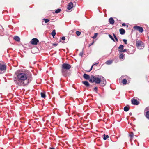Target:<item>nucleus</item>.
<instances>
[{"label": "nucleus", "mask_w": 149, "mask_h": 149, "mask_svg": "<svg viewBox=\"0 0 149 149\" xmlns=\"http://www.w3.org/2000/svg\"><path fill=\"white\" fill-rule=\"evenodd\" d=\"M53 45H54V46H56L57 45V44L56 43H54L53 44Z\"/></svg>", "instance_id": "a18cd8bd"}, {"label": "nucleus", "mask_w": 149, "mask_h": 149, "mask_svg": "<svg viewBox=\"0 0 149 149\" xmlns=\"http://www.w3.org/2000/svg\"><path fill=\"white\" fill-rule=\"evenodd\" d=\"M127 49H124V50H122L121 51V52H127Z\"/></svg>", "instance_id": "c9c22d12"}, {"label": "nucleus", "mask_w": 149, "mask_h": 149, "mask_svg": "<svg viewBox=\"0 0 149 149\" xmlns=\"http://www.w3.org/2000/svg\"><path fill=\"white\" fill-rule=\"evenodd\" d=\"M131 102L132 104L134 105H137L139 104V102L137 101V100L134 98L131 99Z\"/></svg>", "instance_id": "0eeeda50"}, {"label": "nucleus", "mask_w": 149, "mask_h": 149, "mask_svg": "<svg viewBox=\"0 0 149 149\" xmlns=\"http://www.w3.org/2000/svg\"><path fill=\"white\" fill-rule=\"evenodd\" d=\"M98 33H95L94 36L92 37V38L93 39H95L96 38L97 36Z\"/></svg>", "instance_id": "c85d7f7f"}, {"label": "nucleus", "mask_w": 149, "mask_h": 149, "mask_svg": "<svg viewBox=\"0 0 149 149\" xmlns=\"http://www.w3.org/2000/svg\"><path fill=\"white\" fill-rule=\"evenodd\" d=\"M109 22L110 24H113L114 23V21L112 17H111L109 19Z\"/></svg>", "instance_id": "f8f14e48"}, {"label": "nucleus", "mask_w": 149, "mask_h": 149, "mask_svg": "<svg viewBox=\"0 0 149 149\" xmlns=\"http://www.w3.org/2000/svg\"><path fill=\"white\" fill-rule=\"evenodd\" d=\"M43 20L45 21V23H47L49 21V19L45 18L43 19Z\"/></svg>", "instance_id": "2f4dec72"}, {"label": "nucleus", "mask_w": 149, "mask_h": 149, "mask_svg": "<svg viewBox=\"0 0 149 149\" xmlns=\"http://www.w3.org/2000/svg\"><path fill=\"white\" fill-rule=\"evenodd\" d=\"M52 36L54 37L55 36L56 34V33L55 31V30H53L52 32Z\"/></svg>", "instance_id": "aec40b11"}, {"label": "nucleus", "mask_w": 149, "mask_h": 149, "mask_svg": "<svg viewBox=\"0 0 149 149\" xmlns=\"http://www.w3.org/2000/svg\"><path fill=\"white\" fill-rule=\"evenodd\" d=\"M73 3L72 2H70L68 3L67 6V9L69 10H70L73 8Z\"/></svg>", "instance_id": "1a4fd4ad"}, {"label": "nucleus", "mask_w": 149, "mask_h": 149, "mask_svg": "<svg viewBox=\"0 0 149 149\" xmlns=\"http://www.w3.org/2000/svg\"><path fill=\"white\" fill-rule=\"evenodd\" d=\"M14 39L16 41H20V39L18 36H15L14 37Z\"/></svg>", "instance_id": "6ab92c4d"}, {"label": "nucleus", "mask_w": 149, "mask_h": 149, "mask_svg": "<svg viewBox=\"0 0 149 149\" xmlns=\"http://www.w3.org/2000/svg\"><path fill=\"white\" fill-rule=\"evenodd\" d=\"M136 42V46L139 49L140 47V40L139 38V37H138L137 38Z\"/></svg>", "instance_id": "9d476101"}, {"label": "nucleus", "mask_w": 149, "mask_h": 149, "mask_svg": "<svg viewBox=\"0 0 149 149\" xmlns=\"http://www.w3.org/2000/svg\"><path fill=\"white\" fill-rule=\"evenodd\" d=\"M93 67V66H91V68L89 70H88L87 71L88 72H90V71H91L92 70V69Z\"/></svg>", "instance_id": "4c0bfd02"}, {"label": "nucleus", "mask_w": 149, "mask_h": 149, "mask_svg": "<svg viewBox=\"0 0 149 149\" xmlns=\"http://www.w3.org/2000/svg\"><path fill=\"white\" fill-rule=\"evenodd\" d=\"M145 116L147 119H149V110L146 112Z\"/></svg>", "instance_id": "f3484780"}, {"label": "nucleus", "mask_w": 149, "mask_h": 149, "mask_svg": "<svg viewBox=\"0 0 149 149\" xmlns=\"http://www.w3.org/2000/svg\"><path fill=\"white\" fill-rule=\"evenodd\" d=\"M31 42L32 45H37L39 42V40L37 38H33L31 40Z\"/></svg>", "instance_id": "423d86ee"}, {"label": "nucleus", "mask_w": 149, "mask_h": 149, "mask_svg": "<svg viewBox=\"0 0 149 149\" xmlns=\"http://www.w3.org/2000/svg\"><path fill=\"white\" fill-rule=\"evenodd\" d=\"M129 136L130 137V141L132 140V139L133 138L134 136V134L132 132H130L129 135Z\"/></svg>", "instance_id": "2eb2a0df"}, {"label": "nucleus", "mask_w": 149, "mask_h": 149, "mask_svg": "<svg viewBox=\"0 0 149 149\" xmlns=\"http://www.w3.org/2000/svg\"><path fill=\"white\" fill-rule=\"evenodd\" d=\"M83 51L81 52L79 54V55L80 56H81V57H82V56H83Z\"/></svg>", "instance_id": "72a5a7b5"}, {"label": "nucleus", "mask_w": 149, "mask_h": 149, "mask_svg": "<svg viewBox=\"0 0 149 149\" xmlns=\"http://www.w3.org/2000/svg\"><path fill=\"white\" fill-rule=\"evenodd\" d=\"M129 107L125 106L124 107V110L125 111H127L129 110Z\"/></svg>", "instance_id": "4be33fe9"}, {"label": "nucleus", "mask_w": 149, "mask_h": 149, "mask_svg": "<svg viewBox=\"0 0 149 149\" xmlns=\"http://www.w3.org/2000/svg\"><path fill=\"white\" fill-rule=\"evenodd\" d=\"M134 28L135 29L137 30L140 32V26H135L134 27Z\"/></svg>", "instance_id": "412c9836"}, {"label": "nucleus", "mask_w": 149, "mask_h": 149, "mask_svg": "<svg viewBox=\"0 0 149 149\" xmlns=\"http://www.w3.org/2000/svg\"><path fill=\"white\" fill-rule=\"evenodd\" d=\"M76 33L77 36H79L81 34V32L79 31H76Z\"/></svg>", "instance_id": "7c9ffc66"}, {"label": "nucleus", "mask_w": 149, "mask_h": 149, "mask_svg": "<svg viewBox=\"0 0 149 149\" xmlns=\"http://www.w3.org/2000/svg\"><path fill=\"white\" fill-rule=\"evenodd\" d=\"M6 65L0 63V74H2L6 70Z\"/></svg>", "instance_id": "7ed1b4c3"}, {"label": "nucleus", "mask_w": 149, "mask_h": 149, "mask_svg": "<svg viewBox=\"0 0 149 149\" xmlns=\"http://www.w3.org/2000/svg\"><path fill=\"white\" fill-rule=\"evenodd\" d=\"M109 37L113 40V41L114 42H115V40H114V38H113V36L111 35L110 34H109Z\"/></svg>", "instance_id": "bb28decb"}, {"label": "nucleus", "mask_w": 149, "mask_h": 149, "mask_svg": "<svg viewBox=\"0 0 149 149\" xmlns=\"http://www.w3.org/2000/svg\"><path fill=\"white\" fill-rule=\"evenodd\" d=\"M49 149H55V148H50Z\"/></svg>", "instance_id": "09e8293b"}, {"label": "nucleus", "mask_w": 149, "mask_h": 149, "mask_svg": "<svg viewBox=\"0 0 149 149\" xmlns=\"http://www.w3.org/2000/svg\"><path fill=\"white\" fill-rule=\"evenodd\" d=\"M123 40L125 44H127V40H126L123 39Z\"/></svg>", "instance_id": "f704fd0d"}, {"label": "nucleus", "mask_w": 149, "mask_h": 149, "mask_svg": "<svg viewBox=\"0 0 149 149\" xmlns=\"http://www.w3.org/2000/svg\"><path fill=\"white\" fill-rule=\"evenodd\" d=\"M89 81L91 83L95 82L96 84H99L101 83L100 85L102 86H104L106 84L105 79L102 76L100 75L97 76L91 75Z\"/></svg>", "instance_id": "f03ea898"}, {"label": "nucleus", "mask_w": 149, "mask_h": 149, "mask_svg": "<svg viewBox=\"0 0 149 149\" xmlns=\"http://www.w3.org/2000/svg\"><path fill=\"white\" fill-rule=\"evenodd\" d=\"M113 61L112 60H109L107 61L106 63L107 64L109 65L111 64L113 62Z\"/></svg>", "instance_id": "dca6fc26"}, {"label": "nucleus", "mask_w": 149, "mask_h": 149, "mask_svg": "<svg viewBox=\"0 0 149 149\" xmlns=\"http://www.w3.org/2000/svg\"><path fill=\"white\" fill-rule=\"evenodd\" d=\"M124 47V46L123 45H120L118 47V49L120 50H123Z\"/></svg>", "instance_id": "393cba45"}, {"label": "nucleus", "mask_w": 149, "mask_h": 149, "mask_svg": "<svg viewBox=\"0 0 149 149\" xmlns=\"http://www.w3.org/2000/svg\"><path fill=\"white\" fill-rule=\"evenodd\" d=\"M94 42H93L91 44H90L89 45V46H90L91 45H92L93 44Z\"/></svg>", "instance_id": "37998d69"}, {"label": "nucleus", "mask_w": 149, "mask_h": 149, "mask_svg": "<svg viewBox=\"0 0 149 149\" xmlns=\"http://www.w3.org/2000/svg\"><path fill=\"white\" fill-rule=\"evenodd\" d=\"M41 96L42 98H45L46 97V95L45 94L43 93H41Z\"/></svg>", "instance_id": "b1692460"}, {"label": "nucleus", "mask_w": 149, "mask_h": 149, "mask_svg": "<svg viewBox=\"0 0 149 149\" xmlns=\"http://www.w3.org/2000/svg\"><path fill=\"white\" fill-rule=\"evenodd\" d=\"M17 79L15 80L16 84L24 86L28 84L32 79V75L29 71L24 70L17 72Z\"/></svg>", "instance_id": "f257e3e1"}, {"label": "nucleus", "mask_w": 149, "mask_h": 149, "mask_svg": "<svg viewBox=\"0 0 149 149\" xmlns=\"http://www.w3.org/2000/svg\"><path fill=\"white\" fill-rule=\"evenodd\" d=\"M132 113H131V112L130 113H129V115H130V116H131V115H132Z\"/></svg>", "instance_id": "de8ad7c7"}, {"label": "nucleus", "mask_w": 149, "mask_h": 149, "mask_svg": "<svg viewBox=\"0 0 149 149\" xmlns=\"http://www.w3.org/2000/svg\"><path fill=\"white\" fill-rule=\"evenodd\" d=\"M109 138V136L108 135H105L104 134L103 135V139L104 140H106L107 139Z\"/></svg>", "instance_id": "5701e85b"}, {"label": "nucleus", "mask_w": 149, "mask_h": 149, "mask_svg": "<svg viewBox=\"0 0 149 149\" xmlns=\"http://www.w3.org/2000/svg\"><path fill=\"white\" fill-rule=\"evenodd\" d=\"M67 70L65 69L62 68V72L63 76H66L67 75Z\"/></svg>", "instance_id": "6e6552de"}, {"label": "nucleus", "mask_w": 149, "mask_h": 149, "mask_svg": "<svg viewBox=\"0 0 149 149\" xmlns=\"http://www.w3.org/2000/svg\"><path fill=\"white\" fill-rule=\"evenodd\" d=\"M82 83L84 84L86 86H88L89 85V83L87 81H83L82 82Z\"/></svg>", "instance_id": "a211bd4d"}, {"label": "nucleus", "mask_w": 149, "mask_h": 149, "mask_svg": "<svg viewBox=\"0 0 149 149\" xmlns=\"http://www.w3.org/2000/svg\"><path fill=\"white\" fill-rule=\"evenodd\" d=\"M93 67V66H91V68L89 70H88L87 71L88 72H90V71H91L92 70V69Z\"/></svg>", "instance_id": "58836bf2"}, {"label": "nucleus", "mask_w": 149, "mask_h": 149, "mask_svg": "<svg viewBox=\"0 0 149 149\" xmlns=\"http://www.w3.org/2000/svg\"><path fill=\"white\" fill-rule=\"evenodd\" d=\"M113 35L116 41L117 42H118V39L117 37H116L115 34H114V33H113Z\"/></svg>", "instance_id": "473e14b6"}, {"label": "nucleus", "mask_w": 149, "mask_h": 149, "mask_svg": "<svg viewBox=\"0 0 149 149\" xmlns=\"http://www.w3.org/2000/svg\"><path fill=\"white\" fill-rule=\"evenodd\" d=\"M61 10L60 9H57L55 11V13H58L60 12Z\"/></svg>", "instance_id": "c756f323"}, {"label": "nucleus", "mask_w": 149, "mask_h": 149, "mask_svg": "<svg viewBox=\"0 0 149 149\" xmlns=\"http://www.w3.org/2000/svg\"><path fill=\"white\" fill-rule=\"evenodd\" d=\"M127 81L126 79H123L122 81V83L125 85L127 84Z\"/></svg>", "instance_id": "cd10ccee"}, {"label": "nucleus", "mask_w": 149, "mask_h": 149, "mask_svg": "<svg viewBox=\"0 0 149 149\" xmlns=\"http://www.w3.org/2000/svg\"><path fill=\"white\" fill-rule=\"evenodd\" d=\"M124 54L123 53H121L119 55V58L120 59H123L124 57Z\"/></svg>", "instance_id": "a878e982"}, {"label": "nucleus", "mask_w": 149, "mask_h": 149, "mask_svg": "<svg viewBox=\"0 0 149 149\" xmlns=\"http://www.w3.org/2000/svg\"><path fill=\"white\" fill-rule=\"evenodd\" d=\"M65 37H63L62 38H61V39L63 40H65Z\"/></svg>", "instance_id": "a19ab883"}, {"label": "nucleus", "mask_w": 149, "mask_h": 149, "mask_svg": "<svg viewBox=\"0 0 149 149\" xmlns=\"http://www.w3.org/2000/svg\"><path fill=\"white\" fill-rule=\"evenodd\" d=\"M144 47V44L141 41H140V49H143Z\"/></svg>", "instance_id": "4468645a"}, {"label": "nucleus", "mask_w": 149, "mask_h": 149, "mask_svg": "<svg viewBox=\"0 0 149 149\" xmlns=\"http://www.w3.org/2000/svg\"><path fill=\"white\" fill-rule=\"evenodd\" d=\"M135 51L134 47L132 46H130L127 49V53L129 54H133Z\"/></svg>", "instance_id": "20e7f679"}, {"label": "nucleus", "mask_w": 149, "mask_h": 149, "mask_svg": "<svg viewBox=\"0 0 149 149\" xmlns=\"http://www.w3.org/2000/svg\"><path fill=\"white\" fill-rule=\"evenodd\" d=\"M83 77L86 79H89L91 77L89 76V75L86 74H84L83 75Z\"/></svg>", "instance_id": "9b49d317"}, {"label": "nucleus", "mask_w": 149, "mask_h": 149, "mask_svg": "<svg viewBox=\"0 0 149 149\" xmlns=\"http://www.w3.org/2000/svg\"><path fill=\"white\" fill-rule=\"evenodd\" d=\"M94 90L95 91H97V88L96 87H95V88H94Z\"/></svg>", "instance_id": "79ce46f5"}, {"label": "nucleus", "mask_w": 149, "mask_h": 149, "mask_svg": "<svg viewBox=\"0 0 149 149\" xmlns=\"http://www.w3.org/2000/svg\"><path fill=\"white\" fill-rule=\"evenodd\" d=\"M98 63H95V64H94L92 66H94V65H97L98 64Z\"/></svg>", "instance_id": "49530a36"}, {"label": "nucleus", "mask_w": 149, "mask_h": 149, "mask_svg": "<svg viewBox=\"0 0 149 149\" xmlns=\"http://www.w3.org/2000/svg\"><path fill=\"white\" fill-rule=\"evenodd\" d=\"M125 23H123L122 24V25L123 26H125Z\"/></svg>", "instance_id": "c03bdc74"}, {"label": "nucleus", "mask_w": 149, "mask_h": 149, "mask_svg": "<svg viewBox=\"0 0 149 149\" xmlns=\"http://www.w3.org/2000/svg\"><path fill=\"white\" fill-rule=\"evenodd\" d=\"M148 110H149V107H146L145 109V110L146 111H148Z\"/></svg>", "instance_id": "ea45409f"}, {"label": "nucleus", "mask_w": 149, "mask_h": 149, "mask_svg": "<svg viewBox=\"0 0 149 149\" xmlns=\"http://www.w3.org/2000/svg\"><path fill=\"white\" fill-rule=\"evenodd\" d=\"M143 28L141 27H140V33H142L143 32Z\"/></svg>", "instance_id": "e433bc0d"}, {"label": "nucleus", "mask_w": 149, "mask_h": 149, "mask_svg": "<svg viewBox=\"0 0 149 149\" xmlns=\"http://www.w3.org/2000/svg\"><path fill=\"white\" fill-rule=\"evenodd\" d=\"M71 67V65H70L64 63L63 64L62 68L67 70L69 69Z\"/></svg>", "instance_id": "39448f33"}, {"label": "nucleus", "mask_w": 149, "mask_h": 149, "mask_svg": "<svg viewBox=\"0 0 149 149\" xmlns=\"http://www.w3.org/2000/svg\"><path fill=\"white\" fill-rule=\"evenodd\" d=\"M120 34L121 35H123L125 33V31L123 28H121L119 30Z\"/></svg>", "instance_id": "ddd939ff"}]
</instances>
